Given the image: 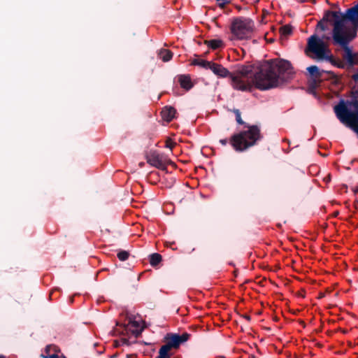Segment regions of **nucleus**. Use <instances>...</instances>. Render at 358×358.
Here are the masks:
<instances>
[{
  "label": "nucleus",
  "mask_w": 358,
  "mask_h": 358,
  "mask_svg": "<svg viewBox=\"0 0 358 358\" xmlns=\"http://www.w3.org/2000/svg\"><path fill=\"white\" fill-rule=\"evenodd\" d=\"M236 116V120L239 124L244 125L245 130L234 134L230 138V144L236 152H243L254 146L262 138L261 131L257 125H249L241 118L238 109L231 110Z\"/></svg>",
  "instance_id": "f03ea898"
},
{
  "label": "nucleus",
  "mask_w": 358,
  "mask_h": 358,
  "mask_svg": "<svg viewBox=\"0 0 358 358\" xmlns=\"http://www.w3.org/2000/svg\"><path fill=\"white\" fill-rule=\"evenodd\" d=\"M306 52L315 54L318 59H325L331 64L334 62V57L332 55H327V53H331L328 44L322 42V40H319L315 34L312 35L308 39Z\"/></svg>",
  "instance_id": "423d86ee"
},
{
  "label": "nucleus",
  "mask_w": 358,
  "mask_h": 358,
  "mask_svg": "<svg viewBox=\"0 0 358 358\" xmlns=\"http://www.w3.org/2000/svg\"><path fill=\"white\" fill-rule=\"evenodd\" d=\"M162 260V257L159 253H152L150 255V264L152 266H157Z\"/></svg>",
  "instance_id": "2eb2a0df"
},
{
  "label": "nucleus",
  "mask_w": 358,
  "mask_h": 358,
  "mask_svg": "<svg viewBox=\"0 0 358 358\" xmlns=\"http://www.w3.org/2000/svg\"><path fill=\"white\" fill-rule=\"evenodd\" d=\"M131 325L135 328L139 327V324L137 321H129V324L127 325H124V329L127 330L129 329V326Z\"/></svg>",
  "instance_id": "412c9836"
},
{
  "label": "nucleus",
  "mask_w": 358,
  "mask_h": 358,
  "mask_svg": "<svg viewBox=\"0 0 358 358\" xmlns=\"http://www.w3.org/2000/svg\"><path fill=\"white\" fill-rule=\"evenodd\" d=\"M115 357H116V355H113V356L111 357V358H115Z\"/></svg>",
  "instance_id": "2f4dec72"
},
{
  "label": "nucleus",
  "mask_w": 358,
  "mask_h": 358,
  "mask_svg": "<svg viewBox=\"0 0 358 358\" xmlns=\"http://www.w3.org/2000/svg\"><path fill=\"white\" fill-rule=\"evenodd\" d=\"M143 165H144V162H141V163L139 164V166H140L141 167H142Z\"/></svg>",
  "instance_id": "c756f323"
},
{
  "label": "nucleus",
  "mask_w": 358,
  "mask_h": 358,
  "mask_svg": "<svg viewBox=\"0 0 358 358\" xmlns=\"http://www.w3.org/2000/svg\"><path fill=\"white\" fill-rule=\"evenodd\" d=\"M209 69L220 78L229 77L232 87L243 92H250L253 87L259 90L277 87L280 80L289 79L294 73L291 63L282 59L266 60L257 66L241 65L235 73L212 62Z\"/></svg>",
  "instance_id": "f257e3e1"
},
{
  "label": "nucleus",
  "mask_w": 358,
  "mask_h": 358,
  "mask_svg": "<svg viewBox=\"0 0 358 358\" xmlns=\"http://www.w3.org/2000/svg\"><path fill=\"white\" fill-rule=\"evenodd\" d=\"M333 43L334 45H338L343 50L342 54L343 62L345 64V68L350 69L355 65H358V52H354L349 46L350 42L356 38L355 31L352 34L345 36L339 35L336 30L335 35L332 34Z\"/></svg>",
  "instance_id": "20e7f679"
},
{
  "label": "nucleus",
  "mask_w": 358,
  "mask_h": 358,
  "mask_svg": "<svg viewBox=\"0 0 358 358\" xmlns=\"http://www.w3.org/2000/svg\"><path fill=\"white\" fill-rule=\"evenodd\" d=\"M159 56L162 59L163 62H166L171 59L173 57V53L169 50L162 49L159 51Z\"/></svg>",
  "instance_id": "ddd939ff"
},
{
  "label": "nucleus",
  "mask_w": 358,
  "mask_h": 358,
  "mask_svg": "<svg viewBox=\"0 0 358 358\" xmlns=\"http://www.w3.org/2000/svg\"><path fill=\"white\" fill-rule=\"evenodd\" d=\"M172 244H173V243H166V245L168 247V246H171Z\"/></svg>",
  "instance_id": "cd10ccee"
},
{
  "label": "nucleus",
  "mask_w": 358,
  "mask_h": 358,
  "mask_svg": "<svg viewBox=\"0 0 358 358\" xmlns=\"http://www.w3.org/2000/svg\"><path fill=\"white\" fill-rule=\"evenodd\" d=\"M0 358H5L3 356H0Z\"/></svg>",
  "instance_id": "473e14b6"
},
{
  "label": "nucleus",
  "mask_w": 358,
  "mask_h": 358,
  "mask_svg": "<svg viewBox=\"0 0 358 358\" xmlns=\"http://www.w3.org/2000/svg\"><path fill=\"white\" fill-rule=\"evenodd\" d=\"M117 256L120 261H125L129 258V252L126 250H120Z\"/></svg>",
  "instance_id": "a211bd4d"
},
{
  "label": "nucleus",
  "mask_w": 358,
  "mask_h": 358,
  "mask_svg": "<svg viewBox=\"0 0 358 358\" xmlns=\"http://www.w3.org/2000/svg\"><path fill=\"white\" fill-rule=\"evenodd\" d=\"M212 62L200 59H194L192 61V64L195 66H199L203 69H209Z\"/></svg>",
  "instance_id": "4468645a"
},
{
  "label": "nucleus",
  "mask_w": 358,
  "mask_h": 358,
  "mask_svg": "<svg viewBox=\"0 0 358 358\" xmlns=\"http://www.w3.org/2000/svg\"><path fill=\"white\" fill-rule=\"evenodd\" d=\"M229 142L230 143V140L228 141L227 138H224V139H220V143L222 145H226L227 144V143Z\"/></svg>",
  "instance_id": "393cba45"
},
{
  "label": "nucleus",
  "mask_w": 358,
  "mask_h": 358,
  "mask_svg": "<svg viewBox=\"0 0 358 358\" xmlns=\"http://www.w3.org/2000/svg\"><path fill=\"white\" fill-rule=\"evenodd\" d=\"M176 113V108L173 106H165L161 112V115H162L163 120H164L165 121H166L168 122H169L173 120V118L175 117Z\"/></svg>",
  "instance_id": "9d476101"
},
{
  "label": "nucleus",
  "mask_w": 358,
  "mask_h": 358,
  "mask_svg": "<svg viewBox=\"0 0 358 358\" xmlns=\"http://www.w3.org/2000/svg\"><path fill=\"white\" fill-rule=\"evenodd\" d=\"M352 101L355 102V103L356 105H357V106H358V101H357V100L354 99V100H352Z\"/></svg>",
  "instance_id": "c85d7f7f"
},
{
  "label": "nucleus",
  "mask_w": 358,
  "mask_h": 358,
  "mask_svg": "<svg viewBox=\"0 0 358 358\" xmlns=\"http://www.w3.org/2000/svg\"><path fill=\"white\" fill-rule=\"evenodd\" d=\"M318 39L319 40H322V42H324L327 44V42H328L329 41H330L331 38L333 39V37L332 36H329V35H327V34H323L320 38H319L317 36Z\"/></svg>",
  "instance_id": "4be33fe9"
},
{
  "label": "nucleus",
  "mask_w": 358,
  "mask_h": 358,
  "mask_svg": "<svg viewBox=\"0 0 358 358\" xmlns=\"http://www.w3.org/2000/svg\"><path fill=\"white\" fill-rule=\"evenodd\" d=\"M176 143L173 142L171 138H168L166 141V148H169L170 150H172L175 146Z\"/></svg>",
  "instance_id": "aec40b11"
},
{
  "label": "nucleus",
  "mask_w": 358,
  "mask_h": 358,
  "mask_svg": "<svg viewBox=\"0 0 358 358\" xmlns=\"http://www.w3.org/2000/svg\"><path fill=\"white\" fill-rule=\"evenodd\" d=\"M147 162L157 169L165 171L169 164L176 167L174 162L170 160L165 155L160 154L156 150H150L145 155Z\"/></svg>",
  "instance_id": "6e6552de"
},
{
  "label": "nucleus",
  "mask_w": 358,
  "mask_h": 358,
  "mask_svg": "<svg viewBox=\"0 0 358 358\" xmlns=\"http://www.w3.org/2000/svg\"><path fill=\"white\" fill-rule=\"evenodd\" d=\"M321 82L322 81L317 80V85H315V83H314V81L313 80L310 85L311 88L315 89L320 84Z\"/></svg>",
  "instance_id": "5701e85b"
},
{
  "label": "nucleus",
  "mask_w": 358,
  "mask_h": 358,
  "mask_svg": "<svg viewBox=\"0 0 358 358\" xmlns=\"http://www.w3.org/2000/svg\"><path fill=\"white\" fill-rule=\"evenodd\" d=\"M178 82L180 85V87L185 90H189L193 87V84L192 83L189 75L179 76Z\"/></svg>",
  "instance_id": "9b49d317"
},
{
  "label": "nucleus",
  "mask_w": 358,
  "mask_h": 358,
  "mask_svg": "<svg viewBox=\"0 0 358 358\" xmlns=\"http://www.w3.org/2000/svg\"><path fill=\"white\" fill-rule=\"evenodd\" d=\"M338 215V211H336V212H334V215H334V217H336Z\"/></svg>",
  "instance_id": "bb28decb"
},
{
  "label": "nucleus",
  "mask_w": 358,
  "mask_h": 358,
  "mask_svg": "<svg viewBox=\"0 0 358 358\" xmlns=\"http://www.w3.org/2000/svg\"><path fill=\"white\" fill-rule=\"evenodd\" d=\"M191 334L187 332L180 335L175 333H168L164 338L165 344L159 350V355L155 358H171L173 355L172 350H178L180 345L188 341Z\"/></svg>",
  "instance_id": "39448f33"
},
{
  "label": "nucleus",
  "mask_w": 358,
  "mask_h": 358,
  "mask_svg": "<svg viewBox=\"0 0 358 358\" xmlns=\"http://www.w3.org/2000/svg\"><path fill=\"white\" fill-rule=\"evenodd\" d=\"M331 64L340 69H345V64L340 59H335L334 62H332Z\"/></svg>",
  "instance_id": "6ab92c4d"
},
{
  "label": "nucleus",
  "mask_w": 358,
  "mask_h": 358,
  "mask_svg": "<svg viewBox=\"0 0 358 358\" xmlns=\"http://www.w3.org/2000/svg\"><path fill=\"white\" fill-rule=\"evenodd\" d=\"M357 4H358V3H357Z\"/></svg>",
  "instance_id": "72a5a7b5"
},
{
  "label": "nucleus",
  "mask_w": 358,
  "mask_h": 358,
  "mask_svg": "<svg viewBox=\"0 0 358 358\" xmlns=\"http://www.w3.org/2000/svg\"><path fill=\"white\" fill-rule=\"evenodd\" d=\"M253 22L250 19L236 18L231 26V33L238 39H244L252 31Z\"/></svg>",
  "instance_id": "0eeeda50"
},
{
  "label": "nucleus",
  "mask_w": 358,
  "mask_h": 358,
  "mask_svg": "<svg viewBox=\"0 0 358 358\" xmlns=\"http://www.w3.org/2000/svg\"><path fill=\"white\" fill-rule=\"evenodd\" d=\"M306 69L310 73V75L313 77V81L315 83V85H317V80L322 81L323 79H324V78L323 77V75L324 73L330 75L331 78H336L335 74L332 71L320 70L315 65L308 66Z\"/></svg>",
  "instance_id": "1a4fd4ad"
},
{
  "label": "nucleus",
  "mask_w": 358,
  "mask_h": 358,
  "mask_svg": "<svg viewBox=\"0 0 358 358\" xmlns=\"http://www.w3.org/2000/svg\"><path fill=\"white\" fill-rule=\"evenodd\" d=\"M127 358H131V355H127Z\"/></svg>",
  "instance_id": "7c9ffc66"
},
{
  "label": "nucleus",
  "mask_w": 358,
  "mask_h": 358,
  "mask_svg": "<svg viewBox=\"0 0 358 358\" xmlns=\"http://www.w3.org/2000/svg\"><path fill=\"white\" fill-rule=\"evenodd\" d=\"M329 10H327L325 13H324V15L323 16V18L320 21L318 22L317 24V28H319L322 31H325L327 29V27L324 25V22H331V18L333 17L331 15H328V18H327V20H324V17L326 16V15L327 14V13L329 12Z\"/></svg>",
  "instance_id": "dca6fc26"
},
{
  "label": "nucleus",
  "mask_w": 358,
  "mask_h": 358,
  "mask_svg": "<svg viewBox=\"0 0 358 358\" xmlns=\"http://www.w3.org/2000/svg\"><path fill=\"white\" fill-rule=\"evenodd\" d=\"M243 317H244L245 320H247L248 321H250V320H251L250 316V315H243Z\"/></svg>",
  "instance_id": "a878e982"
},
{
  "label": "nucleus",
  "mask_w": 358,
  "mask_h": 358,
  "mask_svg": "<svg viewBox=\"0 0 358 358\" xmlns=\"http://www.w3.org/2000/svg\"><path fill=\"white\" fill-rule=\"evenodd\" d=\"M280 32L282 35L288 36L292 32V27L289 24H286L280 28Z\"/></svg>",
  "instance_id": "f3484780"
},
{
  "label": "nucleus",
  "mask_w": 358,
  "mask_h": 358,
  "mask_svg": "<svg viewBox=\"0 0 358 358\" xmlns=\"http://www.w3.org/2000/svg\"><path fill=\"white\" fill-rule=\"evenodd\" d=\"M352 79L357 83H358V71H357L352 76Z\"/></svg>",
  "instance_id": "b1692460"
},
{
  "label": "nucleus",
  "mask_w": 358,
  "mask_h": 358,
  "mask_svg": "<svg viewBox=\"0 0 358 358\" xmlns=\"http://www.w3.org/2000/svg\"><path fill=\"white\" fill-rule=\"evenodd\" d=\"M204 44L212 50L224 48V41L221 39L205 40Z\"/></svg>",
  "instance_id": "f8f14e48"
},
{
  "label": "nucleus",
  "mask_w": 358,
  "mask_h": 358,
  "mask_svg": "<svg viewBox=\"0 0 358 358\" xmlns=\"http://www.w3.org/2000/svg\"><path fill=\"white\" fill-rule=\"evenodd\" d=\"M328 15L334 19L332 34L335 35L336 30L339 35L345 36L355 31L357 33L358 28V4L346 10L345 13L340 11H329L324 20H327Z\"/></svg>",
  "instance_id": "7ed1b4c3"
}]
</instances>
